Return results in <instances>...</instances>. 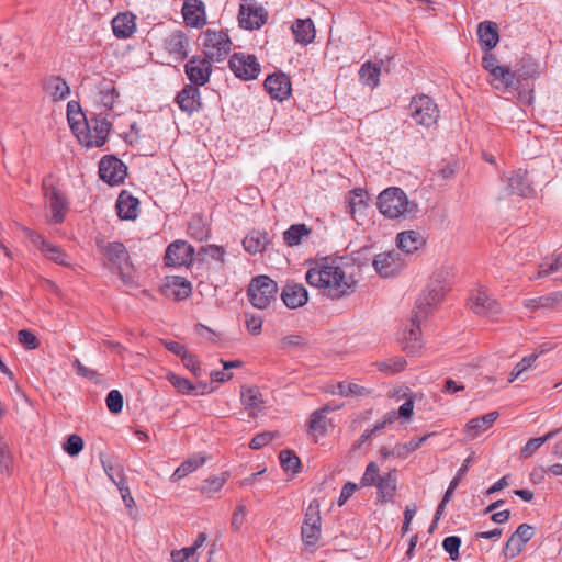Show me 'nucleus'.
<instances>
[{
  "instance_id": "nucleus-7",
  "label": "nucleus",
  "mask_w": 562,
  "mask_h": 562,
  "mask_svg": "<svg viewBox=\"0 0 562 562\" xmlns=\"http://www.w3.org/2000/svg\"><path fill=\"white\" fill-rule=\"evenodd\" d=\"M201 40L205 57L211 60H223L232 49V41L224 30L207 29Z\"/></svg>"
},
{
  "instance_id": "nucleus-26",
  "label": "nucleus",
  "mask_w": 562,
  "mask_h": 562,
  "mask_svg": "<svg viewBox=\"0 0 562 562\" xmlns=\"http://www.w3.org/2000/svg\"><path fill=\"white\" fill-rule=\"evenodd\" d=\"M179 108L189 114L199 111L201 108V94L198 87L186 85L176 97Z\"/></svg>"
},
{
  "instance_id": "nucleus-46",
  "label": "nucleus",
  "mask_w": 562,
  "mask_h": 562,
  "mask_svg": "<svg viewBox=\"0 0 562 562\" xmlns=\"http://www.w3.org/2000/svg\"><path fill=\"white\" fill-rule=\"evenodd\" d=\"M205 462L204 458L183 461L172 473L171 480L177 482L192 473Z\"/></svg>"
},
{
  "instance_id": "nucleus-31",
  "label": "nucleus",
  "mask_w": 562,
  "mask_h": 562,
  "mask_svg": "<svg viewBox=\"0 0 562 562\" xmlns=\"http://www.w3.org/2000/svg\"><path fill=\"white\" fill-rule=\"evenodd\" d=\"M139 202L127 191H122L116 201V212L120 218L132 221L138 215Z\"/></svg>"
},
{
  "instance_id": "nucleus-15",
  "label": "nucleus",
  "mask_w": 562,
  "mask_h": 562,
  "mask_svg": "<svg viewBox=\"0 0 562 562\" xmlns=\"http://www.w3.org/2000/svg\"><path fill=\"white\" fill-rule=\"evenodd\" d=\"M127 175L125 164L113 155L104 156L99 162V176L110 186L122 183Z\"/></svg>"
},
{
  "instance_id": "nucleus-13",
  "label": "nucleus",
  "mask_w": 562,
  "mask_h": 562,
  "mask_svg": "<svg viewBox=\"0 0 562 562\" xmlns=\"http://www.w3.org/2000/svg\"><path fill=\"white\" fill-rule=\"evenodd\" d=\"M446 292L447 286L441 281L432 279L418 297L414 311L427 317L431 308L442 301Z\"/></svg>"
},
{
  "instance_id": "nucleus-11",
  "label": "nucleus",
  "mask_w": 562,
  "mask_h": 562,
  "mask_svg": "<svg viewBox=\"0 0 562 562\" xmlns=\"http://www.w3.org/2000/svg\"><path fill=\"white\" fill-rule=\"evenodd\" d=\"M25 233L30 241L45 258L59 266L69 267L71 265L68 255L60 247L49 243L42 234L29 228L25 229Z\"/></svg>"
},
{
  "instance_id": "nucleus-33",
  "label": "nucleus",
  "mask_w": 562,
  "mask_h": 562,
  "mask_svg": "<svg viewBox=\"0 0 562 562\" xmlns=\"http://www.w3.org/2000/svg\"><path fill=\"white\" fill-rule=\"evenodd\" d=\"M378 488V497L380 502L387 503L390 502L395 493L397 486V475L396 470H391L387 473H384L376 483Z\"/></svg>"
},
{
  "instance_id": "nucleus-37",
  "label": "nucleus",
  "mask_w": 562,
  "mask_h": 562,
  "mask_svg": "<svg viewBox=\"0 0 562 562\" xmlns=\"http://www.w3.org/2000/svg\"><path fill=\"white\" fill-rule=\"evenodd\" d=\"M397 247L405 254H413L423 247L425 240L420 233L415 231H405L397 235Z\"/></svg>"
},
{
  "instance_id": "nucleus-42",
  "label": "nucleus",
  "mask_w": 562,
  "mask_h": 562,
  "mask_svg": "<svg viewBox=\"0 0 562 562\" xmlns=\"http://www.w3.org/2000/svg\"><path fill=\"white\" fill-rule=\"evenodd\" d=\"M310 234L311 228L306 224H293L283 233V240L288 246L293 247L300 245Z\"/></svg>"
},
{
  "instance_id": "nucleus-54",
  "label": "nucleus",
  "mask_w": 562,
  "mask_h": 562,
  "mask_svg": "<svg viewBox=\"0 0 562 562\" xmlns=\"http://www.w3.org/2000/svg\"><path fill=\"white\" fill-rule=\"evenodd\" d=\"M538 358L537 353H531L524 357L512 370L509 382L518 379L526 370L530 369Z\"/></svg>"
},
{
  "instance_id": "nucleus-16",
  "label": "nucleus",
  "mask_w": 562,
  "mask_h": 562,
  "mask_svg": "<svg viewBox=\"0 0 562 562\" xmlns=\"http://www.w3.org/2000/svg\"><path fill=\"white\" fill-rule=\"evenodd\" d=\"M228 65L234 75L243 80L256 79L260 72V65L254 55L235 53Z\"/></svg>"
},
{
  "instance_id": "nucleus-50",
  "label": "nucleus",
  "mask_w": 562,
  "mask_h": 562,
  "mask_svg": "<svg viewBox=\"0 0 562 562\" xmlns=\"http://www.w3.org/2000/svg\"><path fill=\"white\" fill-rule=\"evenodd\" d=\"M167 380L181 394H194L195 393V390H196L195 385L187 378H182L173 372H169L167 374Z\"/></svg>"
},
{
  "instance_id": "nucleus-61",
  "label": "nucleus",
  "mask_w": 562,
  "mask_h": 562,
  "mask_svg": "<svg viewBox=\"0 0 562 562\" xmlns=\"http://www.w3.org/2000/svg\"><path fill=\"white\" fill-rule=\"evenodd\" d=\"M245 325L248 331L252 335H259L262 329L263 318L260 315L245 312Z\"/></svg>"
},
{
  "instance_id": "nucleus-32",
  "label": "nucleus",
  "mask_w": 562,
  "mask_h": 562,
  "mask_svg": "<svg viewBox=\"0 0 562 562\" xmlns=\"http://www.w3.org/2000/svg\"><path fill=\"white\" fill-rule=\"evenodd\" d=\"M498 417V412H491L483 416L470 419L465 425V432L470 439H474L490 429Z\"/></svg>"
},
{
  "instance_id": "nucleus-63",
  "label": "nucleus",
  "mask_w": 562,
  "mask_h": 562,
  "mask_svg": "<svg viewBox=\"0 0 562 562\" xmlns=\"http://www.w3.org/2000/svg\"><path fill=\"white\" fill-rule=\"evenodd\" d=\"M18 340L25 349L29 350H34L38 347L36 336L27 329H22L18 333Z\"/></svg>"
},
{
  "instance_id": "nucleus-4",
  "label": "nucleus",
  "mask_w": 562,
  "mask_h": 562,
  "mask_svg": "<svg viewBox=\"0 0 562 562\" xmlns=\"http://www.w3.org/2000/svg\"><path fill=\"white\" fill-rule=\"evenodd\" d=\"M46 207V221L48 224L64 223L69 212V200L67 195L57 188L49 179H44L42 184Z\"/></svg>"
},
{
  "instance_id": "nucleus-38",
  "label": "nucleus",
  "mask_w": 562,
  "mask_h": 562,
  "mask_svg": "<svg viewBox=\"0 0 562 562\" xmlns=\"http://www.w3.org/2000/svg\"><path fill=\"white\" fill-rule=\"evenodd\" d=\"M98 100L106 110H111L116 102L119 93L113 81L101 78L97 83Z\"/></svg>"
},
{
  "instance_id": "nucleus-51",
  "label": "nucleus",
  "mask_w": 562,
  "mask_h": 562,
  "mask_svg": "<svg viewBox=\"0 0 562 562\" xmlns=\"http://www.w3.org/2000/svg\"><path fill=\"white\" fill-rule=\"evenodd\" d=\"M382 475H380V468L376 462L371 461L367 464L364 473L362 474L360 479V486L367 487V486H375L379 479Z\"/></svg>"
},
{
  "instance_id": "nucleus-47",
  "label": "nucleus",
  "mask_w": 562,
  "mask_h": 562,
  "mask_svg": "<svg viewBox=\"0 0 562 562\" xmlns=\"http://www.w3.org/2000/svg\"><path fill=\"white\" fill-rule=\"evenodd\" d=\"M225 249L222 246L214 244L202 246L198 250V256H204L202 260L211 259L218 261L221 263V267H224L225 265Z\"/></svg>"
},
{
  "instance_id": "nucleus-10",
  "label": "nucleus",
  "mask_w": 562,
  "mask_h": 562,
  "mask_svg": "<svg viewBox=\"0 0 562 562\" xmlns=\"http://www.w3.org/2000/svg\"><path fill=\"white\" fill-rule=\"evenodd\" d=\"M268 19L267 10L256 0H241L238 12L239 26L245 30H258Z\"/></svg>"
},
{
  "instance_id": "nucleus-40",
  "label": "nucleus",
  "mask_w": 562,
  "mask_h": 562,
  "mask_svg": "<svg viewBox=\"0 0 562 562\" xmlns=\"http://www.w3.org/2000/svg\"><path fill=\"white\" fill-rule=\"evenodd\" d=\"M491 82L496 89L517 88L519 80L508 67L499 66L495 72L490 74Z\"/></svg>"
},
{
  "instance_id": "nucleus-12",
  "label": "nucleus",
  "mask_w": 562,
  "mask_h": 562,
  "mask_svg": "<svg viewBox=\"0 0 562 562\" xmlns=\"http://www.w3.org/2000/svg\"><path fill=\"white\" fill-rule=\"evenodd\" d=\"M194 248L186 240H175L166 249L165 265L169 267H190L194 262Z\"/></svg>"
},
{
  "instance_id": "nucleus-56",
  "label": "nucleus",
  "mask_w": 562,
  "mask_h": 562,
  "mask_svg": "<svg viewBox=\"0 0 562 562\" xmlns=\"http://www.w3.org/2000/svg\"><path fill=\"white\" fill-rule=\"evenodd\" d=\"M461 538L458 536L446 537L442 541L443 550L449 553L452 561H457L460 558Z\"/></svg>"
},
{
  "instance_id": "nucleus-24",
  "label": "nucleus",
  "mask_w": 562,
  "mask_h": 562,
  "mask_svg": "<svg viewBox=\"0 0 562 562\" xmlns=\"http://www.w3.org/2000/svg\"><path fill=\"white\" fill-rule=\"evenodd\" d=\"M181 12L188 26L199 29L206 23L204 3L200 0H186Z\"/></svg>"
},
{
  "instance_id": "nucleus-34",
  "label": "nucleus",
  "mask_w": 562,
  "mask_h": 562,
  "mask_svg": "<svg viewBox=\"0 0 562 562\" xmlns=\"http://www.w3.org/2000/svg\"><path fill=\"white\" fill-rule=\"evenodd\" d=\"M326 392L333 395H341L346 397H366L370 395V391L353 382L341 381L329 385Z\"/></svg>"
},
{
  "instance_id": "nucleus-49",
  "label": "nucleus",
  "mask_w": 562,
  "mask_h": 562,
  "mask_svg": "<svg viewBox=\"0 0 562 562\" xmlns=\"http://www.w3.org/2000/svg\"><path fill=\"white\" fill-rule=\"evenodd\" d=\"M279 460L285 472L297 473L301 467L300 458L291 450H281Z\"/></svg>"
},
{
  "instance_id": "nucleus-55",
  "label": "nucleus",
  "mask_w": 562,
  "mask_h": 562,
  "mask_svg": "<svg viewBox=\"0 0 562 562\" xmlns=\"http://www.w3.org/2000/svg\"><path fill=\"white\" fill-rule=\"evenodd\" d=\"M63 449L70 457L78 456L83 449V439L76 434L70 435L63 443Z\"/></svg>"
},
{
  "instance_id": "nucleus-5",
  "label": "nucleus",
  "mask_w": 562,
  "mask_h": 562,
  "mask_svg": "<svg viewBox=\"0 0 562 562\" xmlns=\"http://www.w3.org/2000/svg\"><path fill=\"white\" fill-rule=\"evenodd\" d=\"M278 284L266 274L255 277L247 289L249 303L258 310H267L277 301Z\"/></svg>"
},
{
  "instance_id": "nucleus-57",
  "label": "nucleus",
  "mask_w": 562,
  "mask_h": 562,
  "mask_svg": "<svg viewBox=\"0 0 562 562\" xmlns=\"http://www.w3.org/2000/svg\"><path fill=\"white\" fill-rule=\"evenodd\" d=\"M406 361L403 358L396 357L376 363L378 369L385 373L400 372L405 368Z\"/></svg>"
},
{
  "instance_id": "nucleus-30",
  "label": "nucleus",
  "mask_w": 562,
  "mask_h": 562,
  "mask_svg": "<svg viewBox=\"0 0 562 562\" xmlns=\"http://www.w3.org/2000/svg\"><path fill=\"white\" fill-rule=\"evenodd\" d=\"M43 89L55 102L64 101L70 95V87L60 76H50L44 79Z\"/></svg>"
},
{
  "instance_id": "nucleus-62",
  "label": "nucleus",
  "mask_w": 562,
  "mask_h": 562,
  "mask_svg": "<svg viewBox=\"0 0 562 562\" xmlns=\"http://www.w3.org/2000/svg\"><path fill=\"white\" fill-rule=\"evenodd\" d=\"M561 268H562V254H558L552 257L550 263L544 262V263L540 265V268L538 271V277L539 278L546 277L552 272L560 270Z\"/></svg>"
},
{
  "instance_id": "nucleus-58",
  "label": "nucleus",
  "mask_w": 562,
  "mask_h": 562,
  "mask_svg": "<svg viewBox=\"0 0 562 562\" xmlns=\"http://www.w3.org/2000/svg\"><path fill=\"white\" fill-rule=\"evenodd\" d=\"M364 191L362 189H355L350 193L348 201L349 213L353 216L357 211H361L367 206L363 200Z\"/></svg>"
},
{
  "instance_id": "nucleus-44",
  "label": "nucleus",
  "mask_w": 562,
  "mask_h": 562,
  "mask_svg": "<svg viewBox=\"0 0 562 562\" xmlns=\"http://www.w3.org/2000/svg\"><path fill=\"white\" fill-rule=\"evenodd\" d=\"M167 286L171 290V294L176 300H184L189 297L192 293L191 283L181 277H173Z\"/></svg>"
},
{
  "instance_id": "nucleus-19",
  "label": "nucleus",
  "mask_w": 562,
  "mask_h": 562,
  "mask_svg": "<svg viewBox=\"0 0 562 562\" xmlns=\"http://www.w3.org/2000/svg\"><path fill=\"white\" fill-rule=\"evenodd\" d=\"M184 72L193 86H204L212 74V65L206 57H193L184 65Z\"/></svg>"
},
{
  "instance_id": "nucleus-59",
  "label": "nucleus",
  "mask_w": 562,
  "mask_h": 562,
  "mask_svg": "<svg viewBox=\"0 0 562 562\" xmlns=\"http://www.w3.org/2000/svg\"><path fill=\"white\" fill-rule=\"evenodd\" d=\"M108 409L113 414H119L123 409V396L117 390H112L105 398Z\"/></svg>"
},
{
  "instance_id": "nucleus-3",
  "label": "nucleus",
  "mask_w": 562,
  "mask_h": 562,
  "mask_svg": "<svg viewBox=\"0 0 562 562\" xmlns=\"http://www.w3.org/2000/svg\"><path fill=\"white\" fill-rule=\"evenodd\" d=\"M378 200L380 212L390 218L411 217L418 211L417 204L409 201L406 193L396 187L382 191Z\"/></svg>"
},
{
  "instance_id": "nucleus-14",
  "label": "nucleus",
  "mask_w": 562,
  "mask_h": 562,
  "mask_svg": "<svg viewBox=\"0 0 562 562\" xmlns=\"http://www.w3.org/2000/svg\"><path fill=\"white\" fill-rule=\"evenodd\" d=\"M321 514L316 501L310 503L301 528L303 542L307 547H314L321 538Z\"/></svg>"
},
{
  "instance_id": "nucleus-36",
  "label": "nucleus",
  "mask_w": 562,
  "mask_h": 562,
  "mask_svg": "<svg viewBox=\"0 0 562 562\" xmlns=\"http://www.w3.org/2000/svg\"><path fill=\"white\" fill-rule=\"evenodd\" d=\"M268 244V233L261 231H251L243 239V247L250 255L262 252Z\"/></svg>"
},
{
  "instance_id": "nucleus-8",
  "label": "nucleus",
  "mask_w": 562,
  "mask_h": 562,
  "mask_svg": "<svg viewBox=\"0 0 562 562\" xmlns=\"http://www.w3.org/2000/svg\"><path fill=\"white\" fill-rule=\"evenodd\" d=\"M409 116L417 124L429 128L435 125L439 119V109L436 102L426 94H418L412 98L409 106Z\"/></svg>"
},
{
  "instance_id": "nucleus-2",
  "label": "nucleus",
  "mask_w": 562,
  "mask_h": 562,
  "mask_svg": "<svg viewBox=\"0 0 562 562\" xmlns=\"http://www.w3.org/2000/svg\"><path fill=\"white\" fill-rule=\"evenodd\" d=\"M68 122L80 144L87 148L102 147L109 137L113 123L104 113L91 115L89 119H83V122H75L69 112L72 103L68 105Z\"/></svg>"
},
{
  "instance_id": "nucleus-60",
  "label": "nucleus",
  "mask_w": 562,
  "mask_h": 562,
  "mask_svg": "<svg viewBox=\"0 0 562 562\" xmlns=\"http://www.w3.org/2000/svg\"><path fill=\"white\" fill-rule=\"evenodd\" d=\"M12 467V456L9 446L0 437V473H8Z\"/></svg>"
},
{
  "instance_id": "nucleus-52",
  "label": "nucleus",
  "mask_w": 562,
  "mask_h": 562,
  "mask_svg": "<svg viewBox=\"0 0 562 562\" xmlns=\"http://www.w3.org/2000/svg\"><path fill=\"white\" fill-rule=\"evenodd\" d=\"M189 235L195 240L203 241L210 235L209 227L204 224L202 218H192L188 225Z\"/></svg>"
},
{
  "instance_id": "nucleus-35",
  "label": "nucleus",
  "mask_w": 562,
  "mask_h": 562,
  "mask_svg": "<svg viewBox=\"0 0 562 562\" xmlns=\"http://www.w3.org/2000/svg\"><path fill=\"white\" fill-rule=\"evenodd\" d=\"M113 34L117 38H127L136 30L135 15L126 12L120 13L112 20Z\"/></svg>"
},
{
  "instance_id": "nucleus-6",
  "label": "nucleus",
  "mask_w": 562,
  "mask_h": 562,
  "mask_svg": "<svg viewBox=\"0 0 562 562\" xmlns=\"http://www.w3.org/2000/svg\"><path fill=\"white\" fill-rule=\"evenodd\" d=\"M501 182L503 183V189L498 194V200H503L512 195L528 198L535 192L533 187L528 179V172L522 168L504 172L501 176Z\"/></svg>"
},
{
  "instance_id": "nucleus-18",
  "label": "nucleus",
  "mask_w": 562,
  "mask_h": 562,
  "mask_svg": "<svg viewBox=\"0 0 562 562\" xmlns=\"http://www.w3.org/2000/svg\"><path fill=\"white\" fill-rule=\"evenodd\" d=\"M533 537V529L527 524L518 526L516 531L508 538L503 554L506 560H512L519 555L526 543Z\"/></svg>"
},
{
  "instance_id": "nucleus-23",
  "label": "nucleus",
  "mask_w": 562,
  "mask_h": 562,
  "mask_svg": "<svg viewBox=\"0 0 562 562\" xmlns=\"http://www.w3.org/2000/svg\"><path fill=\"white\" fill-rule=\"evenodd\" d=\"M99 249L106 261L120 272L128 266L130 256L126 247L119 241L99 244Z\"/></svg>"
},
{
  "instance_id": "nucleus-64",
  "label": "nucleus",
  "mask_w": 562,
  "mask_h": 562,
  "mask_svg": "<svg viewBox=\"0 0 562 562\" xmlns=\"http://www.w3.org/2000/svg\"><path fill=\"white\" fill-rule=\"evenodd\" d=\"M181 360H182V363L183 366L196 378H199L201 375V367H200V361L199 359L196 358V356L190 353L189 351H187L182 357H181Z\"/></svg>"
},
{
  "instance_id": "nucleus-20",
  "label": "nucleus",
  "mask_w": 562,
  "mask_h": 562,
  "mask_svg": "<svg viewBox=\"0 0 562 562\" xmlns=\"http://www.w3.org/2000/svg\"><path fill=\"white\" fill-rule=\"evenodd\" d=\"M414 394H409L397 411L391 409L386 412L382 418L375 423V429H385L397 419L404 424L411 422L414 414Z\"/></svg>"
},
{
  "instance_id": "nucleus-48",
  "label": "nucleus",
  "mask_w": 562,
  "mask_h": 562,
  "mask_svg": "<svg viewBox=\"0 0 562 562\" xmlns=\"http://www.w3.org/2000/svg\"><path fill=\"white\" fill-rule=\"evenodd\" d=\"M227 479L228 473H221L220 475L207 477L201 487L202 493L211 497L222 490Z\"/></svg>"
},
{
  "instance_id": "nucleus-45",
  "label": "nucleus",
  "mask_w": 562,
  "mask_h": 562,
  "mask_svg": "<svg viewBox=\"0 0 562 562\" xmlns=\"http://www.w3.org/2000/svg\"><path fill=\"white\" fill-rule=\"evenodd\" d=\"M560 431V429H555V430H551L549 432H547L544 436L542 437H538V438H531L529 439L526 445L521 448L520 450V457L522 459H528L530 457H532L535 454V452L544 443L547 442L548 440L552 439L558 432Z\"/></svg>"
},
{
  "instance_id": "nucleus-17",
  "label": "nucleus",
  "mask_w": 562,
  "mask_h": 562,
  "mask_svg": "<svg viewBox=\"0 0 562 562\" xmlns=\"http://www.w3.org/2000/svg\"><path fill=\"white\" fill-rule=\"evenodd\" d=\"M405 266V260L398 250L378 254L373 259L376 273L383 278L396 276Z\"/></svg>"
},
{
  "instance_id": "nucleus-39",
  "label": "nucleus",
  "mask_w": 562,
  "mask_h": 562,
  "mask_svg": "<svg viewBox=\"0 0 562 562\" xmlns=\"http://www.w3.org/2000/svg\"><path fill=\"white\" fill-rule=\"evenodd\" d=\"M295 42L307 45L315 38V27L312 19L296 20L292 24Z\"/></svg>"
},
{
  "instance_id": "nucleus-21",
  "label": "nucleus",
  "mask_w": 562,
  "mask_h": 562,
  "mask_svg": "<svg viewBox=\"0 0 562 562\" xmlns=\"http://www.w3.org/2000/svg\"><path fill=\"white\" fill-rule=\"evenodd\" d=\"M469 307L477 315H495L499 313V304L484 289H477L468 300Z\"/></svg>"
},
{
  "instance_id": "nucleus-29",
  "label": "nucleus",
  "mask_w": 562,
  "mask_h": 562,
  "mask_svg": "<svg viewBox=\"0 0 562 562\" xmlns=\"http://www.w3.org/2000/svg\"><path fill=\"white\" fill-rule=\"evenodd\" d=\"M477 38L483 50H492L499 41L498 25L492 21L481 22L477 25Z\"/></svg>"
},
{
  "instance_id": "nucleus-53",
  "label": "nucleus",
  "mask_w": 562,
  "mask_h": 562,
  "mask_svg": "<svg viewBox=\"0 0 562 562\" xmlns=\"http://www.w3.org/2000/svg\"><path fill=\"white\" fill-rule=\"evenodd\" d=\"M519 79H530L540 75L539 65L532 59H522L517 69Z\"/></svg>"
},
{
  "instance_id": "nucleus-1",
  "label": "nucleus",
  "mask_w": 562,
  "mask_h": 562,
  "mask_svg": "<svg viewBox=\"0 0 562 562\" xmlns=\"http://www.w3.org/2000/svg\"><path fill=\"white\" fill-rule=\"evenodd\" d=\"M306 282L322 291L330 300H340L355 291L356 280L347 274L336 259L324 258L310 268L305 276Z\"/></svg>"
},
{
  "instance_id": "nucleus-25",
  "label": "nucleus",
  "mask_w": 562,
  "mask_h": 562,
  "mask_svg": "<svg viewBox=\"0 0 562 562\" xmlns=\"http://www.w3.org/2000/svg\"><path fill=\"white\" fill-rule=\"evenodd\" d=\"M336 407H331L329 405H325L316 411H314L308 418L307 422V432L310 436L317 439L318 437H324L327 432V427L329 424V419L327 418V414L334 412Z\"/></svg>"
},
{
  "instance_id": "nucleus-22",
  "label": "nucleus",
  "mask_w": 562,
  "mask_h": 562,
  "mask_svg": "<svg viewBox=\"0 0 562 562\" xmlns=\"http://www.w3.org/2000/svg\"><path fill=\"white\" fill-rule=\"evenodd\" d=\"M265 89L272 99L283 101L291 95L292 85L285 74L277 72L266 78Z\"/></svg>"
},
{
  "instance_id": "nucleus-28",
  "label": "nucleus",
  "mask_w": 562,
  "mask_h": 562,
  "mask_svg": "<svg viewBox=\"0 0 562 562\" xmlns=\"http://www.w3.org/2000/svg\"><path fill=\"white\" fill-rule=\"evenodd\" d=\"M188 37L182 31H175L165 38L166 50L178 60H183L188 57Z\"/></svg>"
},
{
  "instance_id": "nucleus-27",
  "label": "nucleus",
  "mask_w": 562,
  "mask_h": 562,
  "mask_svg": "<svg viewBox=\"0 0 562 562\" xmlns=\"http://www.w3.org/2000/svg\"><path fill=\"white\" fill-rule=\"evenodd\" d=\"M281 299L286 307L294 310L303 306L307 302L308 294L304 285L288 283L281 292Z\"/></svg>"
},
{
  "instance_id": "nucleus-9",
  "label": "nucleus",
  "mask_w": 562,
  "mask_h": 562,
  "mask_svg": "<svg viewBox=\"0 0 562 562\" xmlns=\"http://www.w3.org/2000/svg\"><path fill=\"white\" fill-rule=\"evenodd\" d=\"M425 318L426 317L422 314L413 311L411 318L403 324V328L400 333V341L407 353L414 355L422 349L423 339L420 324Z\"/></svg>"
},
{
  "instance_id": "nucleus-43",
  "label": "nucleus",
  "mask_w": 562,
  "mask_h": 562,
  "mask_svg": "<svg viewBox=\"0 0 562 562\" xmlns=\"http://www.w3.org/2000/svg\"><path fill=\"white\" fill-rule=\"evenodd\" d=\"M381 68L371 61H366L359 69L360 81L371 88H375L380 82Z\"/></svg>"
},
{
  "instance_id": "nucleus-41",
  "label": "nucleus",
  "mask_w": 562,
  "mask_h": 562,
  "mask_svg": "<svg viewBox=\"0 0 562 562\" xmlns=\"http://www.w3.org/2000/svg\"><path fill=\"white\" fill-rule=\"evenodd\" d=\"M240 401L247 411H255L262 406L263 400L256 386H241Z\"/></svg>"
}]
</instances>
